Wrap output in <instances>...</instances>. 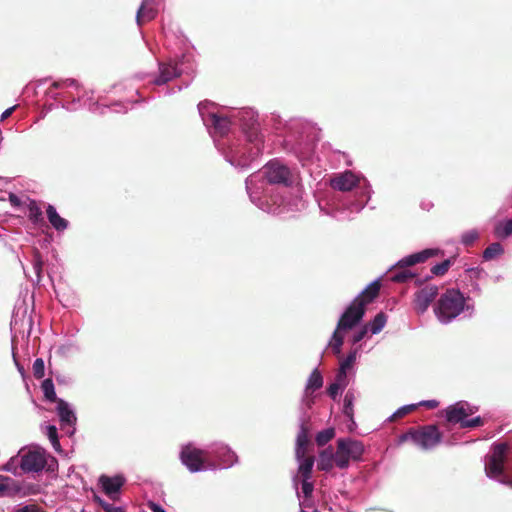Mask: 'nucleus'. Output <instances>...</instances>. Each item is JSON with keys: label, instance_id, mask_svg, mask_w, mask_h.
<instances>
[{"label": "nucleus", "instance_id": "1", "mask_svg": "<svg viewBox=\"0 0 512 512\" xmlns=\"http://www.w3.org/2000/svg\"><path fill=\"white\" fill-rule=\"evenodd\" d=\"M465 307V298L458 289H447L438 299L434 313L442 323H449L456 318Z\"/></svg>", "mask_w": 512, "mask_h": 512}, {"label": "nucleus", "instance_id": "2", "mask_svg": "<svg viewBox=\"0 0 512 512\" xmlns=\"http://www.w3.org/2000/svg\"><path fill=\"white\" fill-rule=\"evenodd\" d=\"M439 252L440 250L438 249H425L401 259L391 272V281L395 283H406L413 279L415 274L407 268L418 263H423L427 259L438 255Z\"/></svg>", "mask_w": 512, "mask_h": 512}, {"label": "nucleus", "instance_id": "3", "mask_svg": "<svg viewBox=\"0 0 512 512\" xmlns=\"http://www.w3.org/2000/svg\"><path fill=\"white\" fill-rule=\"evenodd\" d=\"M507 451L508 445L506 443L494 445L492 454L489 456L485 465V470L489 477L495 478L508 486H512V475L504 471Z\"/></svg>", "mask_w": 512, "mask_h": 512}, {"label": "nucleus", "instance_id": "4", "mask_svg": "<svg viewBox=\"0 0 512 512\" xmlns=\"http://www.w3.org/2000/svg\"><path fill=\"white\" fill-rule=\"evenodd\" d=\"M364 452V446L360 441L352 439H338L335 452V465L340 469L349 466L350 460L357 461Z\"/></svg>", "mask_w": 512, "mask_h": 512}, {"label": "nucleus", "instance_id": "5", "mask_svg": "<svg viewBox=\"0 0 512 512\" xmlns=\"http://www.w3.org/2000/svg\"><path fill=\"white\" fill-rule=\"evenodd\" d=\"M18 456L21 457L19 466L25 473L40 472L47 464L45 452L42 450H21Z\"/></svg>", "mask_w": 512, "mask_h": 512}, {"label": "nucleus", "instance_id": "6", "mask_svg": "<svg viewBox=\"0 0 512 512\" xmlns=\"http://www.w3.org/2000/svg\"><path fill=\"white\" fill-rule=\"evenodd\" d=\"M180 458L182 463L191 472H198L207 468V466H205V463L208 459V452L204 450L197 449L195 447L188 445L182 449Z\"/></svg>", "mask_w": 512, "mask_h": 512}, {"label": "nucleus", "instance_id": "7", "mask_svg": "<svg viewBox=\"0 0 512 512\" xmlns=\"http://www.w3.org/2000/svg\"><path fill=\"white\" fill-rule=\"evenodd\" d=\"M263 174L270 184L289 186L291 184V172L288 167L277 161H270L263 168Z\"/></svg>", "mask_w": 512, "mask_h": 512}, {"label": "nucleus", "instance_id": "8", "mask_svg": "<svg viewBox=\"0 0 512 512\" xmlns=\"http://www.w3.org/2000/svg\"><path fill=\"white\" fill-rule=\"evenodd\" d=\"M442 434L436 425H426L415 429L414 443L422 449H430L441 442Z\"/></svg>", "mask_w": 512, "mask_h": 512}, {"label": "nucleus", "instance_id": "9", "mask_svg": "<svg viewBox=\"0 0 512 512\" xmlns=\"http://www.w3.org/2000/svg\"><path fill=\"white\" fill-rule=\"evenodd\" d=\"M439 292L438 286L426 285L414 293L413 308L418 315L424 314Z\"/></svg>", "mask_w": 512, "mask_h": 512}, {"label": "nucleus", "instance_id": "10", "mask_svg": "<svg viewBox=\"0 0 512 512\" xmlns=\"http://www.w3.org/2000/svg\"><path fill=\"white\" fill-rule=\"evenodd\" d=\"M360 305L361 304L351 302L337 323L338 330H350L362 320L365 310L361 308Z\"/></svg>", "mask_w": 512, "mask_h": 512}, {"label": "nucleus", "instance_id": "11", "mask_svg": "<svg viewBox=\"0 0 512 512\" xmlns=\"http://www.w3.org/2000/svg\"><path fill=\"white\" fill-rule=\"evenodd\" d=\"M198 108L204 121V125L208 128H228L229 126L236 125V123L227 116L219 115L215 112H208L205 114L202 104H199Z\"/></svg>", "mask_w": 512, "mask_h": 512}, {"label": "nucleus", "instance_id": "12", "mask_svg": "<svg viewBox=\"0 0 512 512\" xmlns=\"http://www.w3.org/2000/svg\"><path fill=\"white\" fill-rule=\"evenodd\" d=\"M466 406V404L459 402L447 407L445 410L446 421L453 424L460 423V426H462V422L465 421V418L473 413L472 410Z\"/></svg>", "mask_w": 512, "mask_h": 512}, {"label": "nucleus", "instance_id": "13", "mask_svg": "<svg viewBox=\"0 0 512 512\" xmlns=\"http://www.w3.org/2000/svg\"><path fill=\"white\" fill-rule=\"evenodd\" d=\"M29 493L23 491V487L16 480L0 475V497L26 496Z\"/></svg>", "mask_w": 512, "mask_h": 512}, {"label": "nucleus", "instance_id": "14", "mask_svg": "<svg viewBox=\"0 0 512 512\" xmlns=\"http://www.w3.org/2000/svg\"><path fill=\"white\" fill-rule=\"evenodd\" d=\"M359 179L351 171H346L331 180V187L342 192L351 191L358 185Z\"/></svg>", "mask_w": 512, "mask_h": 512}, {"label": "nucleus", "instance_id": "15", "mask_svg": "<svg viewBox=\"0 0 512 512\" xmlns=\"http://www.w3.org/2000/svg\"><path fill=\"white\" fill-rule=\"evenodd\" d=\"M380 282L374 281L369 284L352 302L361 304L360 307L365 310L366 305L372 303L379 295Z\"/></svg>", "mask_w": 512, "mask_h": 512}, {"label": "nucleus", "instance_id": "16", "mask_svg": "<svg viewBox=\"0 0 512 512\" xmlns=\"http://www.w3.org/2000/svg\"><path fill=\"white\" fill-rule=\"evenodd\" d=\"M99 483L101 484V487L105 494L113 498V495L118 493L121 487L124 485L125 478L120 475L114 477L102 475L99 478Z\"/></svg>", "mask_w": 512, "mask_h": 512}, {"label": "nucleus", "instance_id": "17", "mask_svg": "<svg viewBox=\"0 0 512 512\" xmlns=\"http://www.w3.org/2000/svg\"><path fill=\"white\" fill-rule=\"evenodd\" d=\"M180 71L176 64L173 63H160L159 76L154 80L156 85H164L174 78L180 76Z\"/></svg>", "mask_w": 512, "mask_h": 512}, {"label": "nucleus", "instance_id": "18", "mask_svg": "<svg viewBox=\"0 0 512 512\" xmlns=\"http://www.w3.org/2000/svg\"><path fill=\"white\" fill-rule=\"evenodd\" d=\"M157 15V10L152 0H143L136 15V21L139 26L153 20Z\"/></svg>", "mask_w": 512, "mask_h": 512}, {"label": "nucleus", "instance_id": "19", "mask_svg": "<svg viewBox=\"0 0 512 512\" xmlns=\"http://www.w3.org/2000/svg\"><path fill=\"white\" fill-rule=\"evenodd\" d=\"M57 413L60 418L62 425H73L76 421V417L74 412L70 409L67 402L62 399H59L57 402Z\"/></svg>", "mask_w": 512, "mask_h": 512}, {"label": "nucleus", "instance_id": "20", "mask_svg": "<svg viewBox=\"0 0 512 512\" xmlns=\"http://www.w3.org/2000/svg\"><path fill=\"white\" fill-rule=\"evenodd\" d=\"M308 433V426L305 423H302L300 427V432L297 435L296 456L298 459L304 458L305 456L306 447L309 443Z\"/></svg>", "mask_w": 512, "mask_h": 512}, {"label": "nucleus", "instance_id": "21", "mask_svg": "<svg viewBox=\"0 0 512 512\" xmlns=\"http://www.w3.org/2000/svg\"><path fill=\"white\" fill-rule=\"evenodd\" d=\"M46 213L50 224L57 231H64L68 227V221L57 213L54 206L48 205Z\"/></svg>", "mask_w": 512, "mask_h": 512}, {"label": "nucleus", "instance_id": "22", "mask_svg": "<svg viewBox=\"0 0 512 512\" xmlns=\"http://www.w3.org/2000/svg\"><path fill=\"white\" fill-rule=\"evenodd\" d=\"M334 463L335 453L332 447H328L320 453L317 466L321 471H330Z\"/></svg>", "mask_w": 512, "mask_h": 512}, {"label": "nucleus", "instance_id": "23", "mask_svg": "<svg viewBox=\"0 0 512 512\" xmlns=\"http://www.w3.org/2000/svg\"><path fill=\"white\" fill-rule=\"evenodd\" d=\"M240 119L243 121L242 128H254L256 125L259 126L258 117L255 116V112L251 109L243 110L239 112Z\"/></svg>", "mask_w": 512, "mask_h": 512}, {"label": "nucleus", "instance_id": "24", "mask_svg": "<svg viewBox=\"0 0 512 512\" xmlns=\"http://www.w3.org/2000/svg\"><path fill=\"white\" fill-rule=\"evenodd\" d=\"M314 465V457L308 456L305 457L298 469V474L302 479H310L312 474V469Z\"/></svg>", "mask_w": 512, "mask_h": 512}, {"label": "nucleus", "instance_id": "25", "mask_svg": "<svg viewBox=\"0 0 512 512\" xmlns=\"http://www.w3.org/2000/svg\"><path fill=\"white\" fill-rule=\"evenodd\" d=\"M28 218L34 224L44 221L42 211L35 201H31L28 205Z\"/></svg>", "mask_w": 512, "mask_h": 512}, {"label": "nucleus", "instance_id": "26", "mask_svg": "<svg viewBox=\"0 0 512 512\" xmlns=\"http://www.w3.org/2000/svg\"><path fill=\"white\" fill-rule=\"evenodd\" d=\"M386 320L387 316L383 312H380L369 324H367L368 329L372 334H377L384 328Z\"/></svg>", "mask_w": 512, "mask_h": 512}, {"label": "nucleus", "instance_id": "27", "mask_svg": "<svg viewBox=\"0 0 512 512\" xmlns=\"http://www.w3.org/2000/svg\"><path fill=\"white\" fill-rule=\"evenodd\" d=\"M41 389L48 401L57 402L59 400L56 396L54 384L51 378H47L42 382Z\"/></svg>", "mask_w": 512, "mask_h": 512}, {"label": "nucleus", "instance_id": "28", "mask_svg": "<svg viewBox=\"0 0 512 512\" xmlns=\"http://www.w3.org/2000/svg\"><path fill=\"white\" fill-rule=\"evenodd\" d=\"M504 250L500 243L495 242L490 244L484 251H483V258L486 261L492 260L501 254H503Z\"/></svg>", "mask_w": 512, "mask_h": 512}, {"label": "nucleus", "instance_id": "29", "mask_svg": "<svg viewBox=\"0 0 512 512\" xmlns=\"http://www.w3.org/2000/svg\"><path fill=\"white\" fill-rule=\"evenodd\" d=\"M494 233L499 238H507L512 234V220L499 222L494 229Z\"/></svg>", "mask_w": 512, "mask_h": 512}, {"label": "nucleus", "instance_id": "30", "mask_svg": "<svg viewBox=\"0 0 512 512\" xmlns=\"http://www.w3.org/2000/svg\"><path fill=\"white\" fill-rule=\"evenodd\" d=\"M341 331L342 330H338V328L336 327V330L334 331L333 335H332V339L329 343L333 353L335 355H340L341 353V347L343 345V342H344V337L343 335L341 334Z\"/></svg>", "mask_w": 512, "mask_h": 512}, {"label": "nucleus", "instance_id": "31", "mask_svg": "<svg viewBox=\"0 0 512 512\" xmlns=\"http://www.w3.org/2000/svg\"><path fill=\"white\" fill-rule=\"evenodd\" d=\"M322 385H323V377H322L321 373L317 369H315L310 374V377L308 379V383L306 386V390L315 391V390L320 389L322 387Z\"/></svg>", "mask_w": 512, "mask_h": 512}, {"label": "nucleus", "instance_id": "32", "mask_svg": "<svg viewBox=\"0 0 512 512\" xmlns=\"http://www.w3.org/2000/svg\"><path fill=\"white\" fill-rule=\"evenodd\" d=\"M216 457L220 458L224 466L232 465L236 459V454L227 448H221L216 452Z\"/></svg>", "mask_w": 512, "mask_h": 512}, {"label": "nucleus", "instance_id": "33", "mask_svg": "<svg viewBox=\"0 0 512 512\" xmlns=\"http://www.w3.org/2000/svg\"><path fill=\"white\" fill-rule=\"evenodd\" d=\"M335 436V430L333 428H327L320 431L316 435V443L318 446L322 447L326 445L329 441H331Z\"/></svg>", "mask_w": 512, "mask_h": 512}, {"label": "nucleus", "instance_id": "34", "mask_svg": "<svg viewBox=\"0 0 512 512\" xmlns=\"http://www.w3.org/2000/svg\"><path fill=\"white\" fill-rule=\"evenodd\" d=\"M354 399H355L354 394L351 391H348L344 397L343 413L351 421H353V416H354V410H353Z\"/></svg>", "mask_w": 512, "mask_h": 512}, {"label": "nucleus", "instance_id": "35", "mask_svg": "<svg viewBox=\"0 0 512 512\" xmlns=\"http://www.w3.org/2000/svg\"><path fill=\"white\" fill-rule=\"evenodd\" d=\"M452 264V259H446L441 263L434 265L430 271L435 276H443L448 272Z\"/></svg>", "mask_w": 512, "mask_h": 512}, {"label": "nucleus", "instance_id": "36", "mask_svg": "<svg viewBox=\"0 0 512 512\" xmlns=\"http://www.w3.org/2000/svg\"><path fill=\"white\" fill-rule=\"evenodd\" d=\"M479 238V233L476 229H471L464 232L461 236V243L467 247L472 246Z\"/></svg>", "mask_w": 512, "mask_h": 512}, {"label": "nucleus", "instance_id": "37", "mask_svg": "<svg viewBox=\"0 0 512 512\" xmlns=\"http://www.w3.org/2000/svg\"><path fill=\"white\" fill-rule=\"evenodd\" d=\"M417 408V406L415 404H411V405H406V406H403L401 408H399L391 417H390V421H395L397 419H400L404 416H406L407 414L413 412L415 409Z\"/></svg>", "mask_w": 512, "mask_h": 512}, {"label": "nucleus", "instance_id": "38", "mask_svg": "<svg viewBox=\"0 0 512 512\" xmlns=\"http://www.w3.org/2000/svg\"><path fill=\"white\" fill-rule=\"evenodd\" d=\"M33 375L36 379H41L44 377L45 372V364L42 358H37L33 363Z\"/></svg>", "mask_w": 512, "mask_h": 512}, {"label": "nucleus", "instance_id": "39", "mask_svg": "<svg viewBox=\"0 0 512 512\" xmlns=\"http://www.w3.org/2000/svg\"><path fill=\"white\" fill-rule=\"evenodd\" d=\"M47 435H48V438L51 441L53 447L56 450H58V448L60 447V443H59V439H58L57 428L53 425H49L47 427Z\"/></svg>", "mask_w": 512, "mask_h": 512}, {"label": "nucleus", "instance_id": "40", "mask_svg": "<svg viewBox=\"0 0 512 512\" xmlns=\"http://www.w3.org/2000/svg\"><path fill=\"white\" fill-rule=\"evenodd\" d=\"M17 457L18 456L11 457L9 459V461L5 465H3L1 470L6 471V472H10V473H12L14 475H18Z\"/></svg>", "mask_w": 512, "mask_h": 512}, {"label": "nucleus", "instance_id": "41", "mask_svg": "<svg viewBox=\"0 0 512 512\" xmlns=\"http://www.w3.org/2000/svg\"><path fill=\"white\" fill-rule=\"evenodd\" d=\"M99 504L105 512H125L122 507L115 506L114 504L108 503L99 499Z\"/></svg>", "mask_w": 512, "mask_h": 512}, {"label": "nucleus", "instance_id": "42", "mask_svg": "<svg viewBox=\"0 0 512 512\" xmlns=\"http://www.w3.org/2000/svg\"><path fill=\"white\" fill-rule=\"evenodd\" d=\"M484 423L483 419L478 416V417H475L473 419H470V420H465L464 422H462V428H475V427H479V426H482Z\"/></svg>", "mask_w": 512, "mask_h": 512}, {"label": "nucleus", "instance_id": "43", "mask_svg": "<svg viewBox=\"0 0 512 512\" xmlns=\"http://www.w3.org/2000/svg\"><path fill=\"white\" fill-rule=\"evenodd\" d=\"M334 383L339 384L344 388L347 385V370L339 367Z\"/></svg>", "mask_w": 512, "mask_h": 512}, {"label": "nucleus", "instance_id": "44", "mask_svg": "<svg viewBox=\"0 0 512 512\" xmlns=\"http://www.w3.org/2000/svg\"><path fill=\"white\" fill-rule=\"evenodd\" d=\"M356 360V352H351L349 355L340 363V368L348 370L350 369Z\"/></svg>", "mask_w": 512, "mask_h": 512}, {"label": "nucleus", "instance_id": "45", "mask_svg": "<svg viewBox=\"0 0 512 512\" xmlns=\"http://www.w3.org/2000/svg\"><path fill=\"white\" fill-rule=\"evenodd\" d=\"M14 512H46L37 504H27L17 508Z\"/></svg>", "mask_w": 512, "mask_h": 512}, {"label": "nucleus", "instance_id": "46", "mask_svg": "<svg viewBox=\"0 0 512 512\" xmlns=\"http://www.w3.org/2000/svg\"><path fill=\"white\" fill-rule=\"evenodd\" d=\"M414 434H415V428L409 429L406 433H403L398 438V443L403 444L408 440H412L414 442Z\"/></svg>", "mask_w": 512, "mask_h": 512}, {"label": "nucleus", "instance_id": "47", "mask_svg": "<svg viewBox=\"0 0 512 512\" xmlns=\"http://www.w3.org/2000/svg\"><path fill=\"white\" fill-rule=\"evenodd\" d=\"M369 329H368V326L365 325L364 327H362L359 331H357L354 335H353V343L356 344L358 342H360L368 333Z\"/></svg>", "mask_w": 512, "mask_h": 512}, {"label": "nucleus", "instance_id": "48", "mask_svg": "<svg viewBox=\"0 0 512 512\" xmlns=\"http://www.w3.org/2000/svg\"><path fill=\"white\" fill-rule=\"evenodd\" d=\"M309 479H302V492L305 497L311 496L313 492V484L308 481Z\"/></svg>", "mask_w": 512, "mask_h": 512}, {"label": "nucleus", "instance_id": "49", "mask_svg": "<svg viewBox=\"0 0 512 512\" xmlns=\"http://www.w3.org/2000/svg\"><path fill=\"white\" fill-rule=\"evenodd\" d=\"M343 387L340 386L339 384H336V383H332L329 387H328V395L332 398V399H336L339 391L342 389Z\"/></svg>", "mask_w": 512, "mask_h": 512}, {"label": "nucleus", "instance_id": "50", "mask_svg": "<svg viewBox=\"0 0 512 512\" xmlns=\"http://www.w3.org/2000/svg\"><path fill=\"white\" fill-rule=\"evenodd\" d=\"M75 83L74 80L72 79H67V80H64V81H55L53 82V84L51 85V88H55V89H58V88H62L64 86H70V85H73Z\"/></svg>", "mask_w": 512, "mask_h": 512}, {"label": "nucleus", "instance_id": "51", "mask_svg": "<svg viewBox=\"0 0 512 512\" xmlns=\"http://www.w3.org/2000/svg\"><path fill=\"white\" fill-rule=\"evenodd\" d=\"M147 506L152 512H166L159 504L152 501L148 502Z\"/></svg>", "mask_w": 512, "mask_h": 512}, {"label": "nucleus", "instance_id": "52", "mask_svg": "<svg viewBox=\"0 0 512 512\" xmlns=\"http://www.w3.org/2000/svg\"><path fill=\"white\" fill-rule=\"evenodd\" d=\"M17 106H12L8 109H6L2 114H1V117H0V121H4L5 119H7L9 116H11V114L13 113V111L16 109Z\"/></svg>", "mask_w": 512, "mask_h": 512}, {"label": "nucleus", "instance_id": "53", "mask_svg": "<svg viewBox=\"0 0 512 512\" xmlns=\"http://www.w3.org/2000/svg\"><path fill=\"white\" fill-rule=\"evenodd\" d=\"M421 404L430 409H433L437 406L438 403L435 400H429V401H424Z\"/></svg>", "mask_w": 512, "mask_h": 512}, {"label": "nucleus", "instance_id": "54", "mask_svg": "<svg viewBox=\"0 0 512 512\" xmlns=\"http://www.w3.org/2000/svg\"><path fill=\"white\" fill-rule=\"evenodd\" d=\"M245 131L247 132V137L248 138H251L252 136H254L255 139L258 138L257 130L250 129V130H245Z\"/></svg>", "mask_w": 512, "mask_h": 512}, {"label": "nucleus", "instance_id": "55", "mask_svg": "<svg viewBox=\"0 0 512 512\" xmlns=\"http://www.w3.org/2000/svg\"><path fill=\"white\" fill-rule=\"evenodd\" d=\"M10 201H11V202H16V197H15V196H11V197H10Z\"/></svg>", "mask_w": 512, "mask_h": 512}, {"label": "nucleus", "instance_id": "56", "mask_svg": "<svg viewBox=\"0 0 512 512\" xmlns=\"http://www.w3.org/2000/svg\"><path fill=\"white\" fill-rule=\"evenodd\" d=\"M10 201H11V202H16V197H15V196H11V197H10Z\"/></svg>", "mask_w": 512, "mask_h": 512}, {"label": "nucleus", "instance_id": "57", "mask_svg": "<svg viewBox=\"0 0 512 512\" xmlns=\"http://www.w3.org/2000/svg\"><path fill=\"white\" fill-rule=\"evenodd\" d=\"M219 132H220V136H223V135H224V133H223V132H224V130H219Z\"/></svg>", "mask_w": 512, "mask_h": 512}]
</instances>
